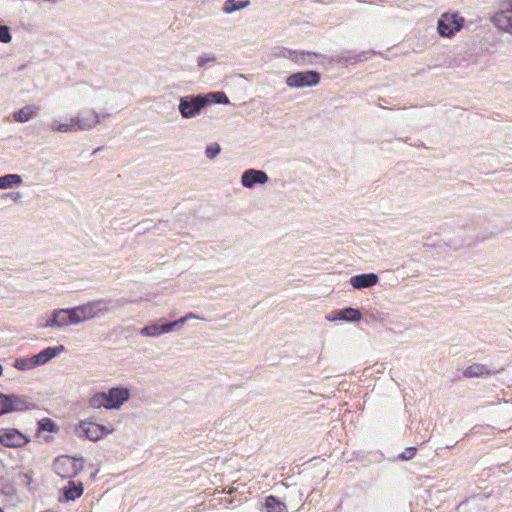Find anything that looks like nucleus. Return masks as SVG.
I'll use <instances>...</instances> for the list:
<instances>
[{
    "label": "nucleus",
    "instance_id": "26",
    "mask_svg": "<svg viewBox=\"0 0 512 512\" xmlns=\"http://www.w3.org/2000/svg\"><path fill=\"white\" fill-rule=\"evenodd\" d=\"M265 507L267 512H283L286 508L285 504L274 496L266 498Z\"/></svg>",
    "mask_w": 512,
    "mask_h": 512
},
{
    "label": "nucleus",
    "instance_id": "13",
    "mask_svg": "<svg viewBox=\"0 0 512 512\" xmlns=\"http://www.w3.org/2000/svg\"><path fill=\"white\" fill-rule=\"evenodd\" d=\"M268 180V175L262 170L248 169L241 175V184L247 189H252L255 185H264Z\"/></svg>",
    "mask_w": 512,
    "mask_h": 512
},
{
    "label": "nucleus",
    "instance_id": "1",
    "mask_svg": "<svg viewBox=\"0 0 512 512\" xmlns=\"http://www.w3.org/2000/svg\"><path fill=\"white\" fill-rule=\"evenodd\" d=\"M106 116V114L97 112L94 109H88L71 116L66 121H61L60 119L52 120L49 123V130L54 133L90 131L101 124Z\"/></svg>",
    "mask_w": 512,
    "mask_h": 512
},
{
    "label": "nucleus",
    "instance_id": "24",
    "mask_svg": "<svg viewBox=\"0 0 512 512\" xmlns=\"http://www.w3.org/2000/svg\"><path fill=\"white\" fill-rule=\"evenodd\" d=\"M12 365L20 371H27L36 368L33 356L16 358Z\"/></svg>",
    "mask_w": 512,
    "mask_h": 512
},
{
    "label": "nucleus",
    "instance_id": "10",
    "mask_svg": "<svg viewBox=\"0 0 512 512\" xmlns=\"http://www.w3.org/2000/svg\"><path fill=\"white\" fill-rule=\"evenodd\" d=\"M30 439L14 428L0 429V443L6 447L18 448L26 445Z\"/></svg>",
    "mask_w": 512,
    "mask_h": 512
},
{
    "label": "nucleus",
    "instance_id": "36",
    "mask_svg": "<svg viewBox=\"0 0 512 512\" xmlns=\"http://www.w3.org/2000/svg\"><path fill=\"white\" fill-rule=\"evenodd\" d=\"M8 196L14 201L19 202L22 199V194L20 192H12L8 194Z\"/></svg>",
    "mask_w": 512,
    "mask_h": 512
},
{
    "label": "nucleus",
    "instance_id": "5",
    "mask_svg": "<svg viewBox=\"0 0 512 512\" xmlns=\"http://www.w3.org/2000/svg\"><path fill=\"white\" fill-rule=\"evenodd\" d=\"M113 432L114 428L90 420L80 421L75 427V433L78 437H84L90 441H98Z\"/></svg>",
    "mask_w": 512,
    "mask_h": 512
},
{
    "label": "nucleus",
    "instance_id": "31",
    "mask_svg": "<svg viewBox=\"0 0 512 512\" xmlns=\"http://www.w3.org/2000/svg\"><path fill=\"white\" fill-rule=\"evenodd\" d=\"M12 40V36L10 34V29L8 26L1 25L0 26V42L9 43Z\"/></svg>",
    "mask_w": 512,
    "mask_h": 512
},
{
    "label": "nucleus",
    "instance_id": "21",
    "mask_svg": "<svg viewBox=\"0 0 512 512\" xmlns=\"http://www.w3.org/2000/svg\"><path fill=\"white\" fill-rule=\"evenodd\" d=\"M249 5H250L249 0H227L222 7V11L225 14H231L235 11L244 9V8L248 7Z\"/></svg>",
    "mask_w": 512,
    "mask_h": 512
},
{
    "label": "nucleus",
    "instance_id": "23",
    "mask_svg": "<svg viewBox=\"0 0 512 512\" xmlns=\"http://www.w3.org/2000/svg\"><path fill=\"white\" fill-rule=\"evenodd\" d=\"M463 374L465 377H483L489 375L490 371L485 365L475 363L468 366Z\"/></svg>",
    "mask_w": 512,
    "mask_h": 512
},
{
    "label": "nucleus",
    "instance_id": "3",
    "mask_svg": "<svg viewBox=\"0 0 512 512\" xmlns=\"http://www.w3.org/2000/svg\"><path fill=\"white\" fill-rule=\"evenodd\" d=\"M69 325H78L74 307L54 309L51 311L50 315L43 320L40 327L45 329H61Z\"/></svg>",
    "mask_w": 512,
    "mask_h": 512
},
{
    "label": "nucleus",
    "instance_id": "7",
    "mask_svg": "<svg viewBox=\"0 0 512 512\" xmlns=\"http://www.w3.org/2000/svg\"><path fill=\"white\" fill-rule=\"evenodd\" d=\"M464 19L458 13H443L437 22V31L441 37L450 38L461 30Z\"/></svg>",
    "mask_w": 512,
    "mask_h": 512
},
{
    "label": "nucleus",
    "instance_id": "18",
    "mask_svg": "<svg viewBox=\"0 0 512 512\" xmlns=\"http://www.w3.org/2000/svg\"><path fill=\"white\" fill-rule=\"evenodd\" d=\"M139 333L143 337L157 338L166 334L165 325H161L158 321H154L141 328Z\"/></svg>",
    "mask_w": 512,
    "mask_h": 512
},
{
    "label": "nucleus",
    "instance_id": "30",
    "mask_svg": "<svg viewBox=\"0 0 512 512\" xmlns=\"http://www.w3.org/2000/svg\"><path fill=\"white\" fill-rule=\"evenodd\" d=\"M220 151V146L217 143H213L206 147L205 154L207 158L213 159L220 153Z\"/></svg>",
    "mask_w": 512,
    "mask_h": 512
},
{
    "label": "nucleus",
    "instance_id": "4",
    "mask_svg": "<svg viewBox=\"0 0 512 512\" xmlns=\"http://www.w3.org/2000/svg\"><path fill=\"white\" fill-rule=\"evenodd\" d=\"M84 459L67 455L57 457L53 462V470L61 478H72L83 469Z\"/></svg>",
    "mask_w": 512,
    "mask_h": 512
},
{
    "label": "nucleus",
    "instance_id": "16",
    "mask_svg": "<svg viewBox=\"0 0 512 512\" xmlns=\"http://www.w3.org/2000/svg\"><path fill=\"white\" fill-rule=\"evenodd\" d=\"M65 352V347L63 345H58L55 347H47L40 351L38 354L33 356L34 363L36 367L45 365L55 357L59 356Z\"/></svg>",
    "mask_w": 512,
    "mask_h": 512
},
{
    "label": "nucleus",
    "instance_id": "25",
    "mask_svg": "<svg viewBox=\"0 0 512 512\" xmlns=\"http://www.w3.org/2000/svg\"><path fill=\"white\" fill-rule=\"evenodd\" d=\"M205 100H207V105L210 103H218V104H229V98L224 92H210L203 95Z\"/></svg>",
    "mask_w": 512,
    "mask_h": 512
},
{
    "label": "nucleus",
    "instance_id": "9",
    "mask_svg": "<svg viewBox=\"0 0 512 512\" xmlns=\"http://www.w3.org/2000/svg\"><path fill=\"white\" fill-rule=\"evenodd\" d=\"M32 403L25 396L5 395L0 393V415L13 411H22L32 408Z\"/></svg>",
    "mask_w": 512,
    "mask_h": 512
},
{
    "label": "nucleus",
    "instance_id": "29",
    "mask_svg": "<svg viewBox=\"0 0 512 512\" xmlns=\"http://www.w3.org/2000/svg\"><path fill=\"white\" fill-rule=\"evenodd\" d=\"M39 429L42 431L54 432L56 430V426L54 422L49 418H43L38 422Z\"/></svg>",
    "mask_w": 512,
    "mask_h": 512
},
{
    "label": "nucleus",
    "instance_id": "37",
    "mask_svg": "<svg viewBox=\"0 0 512 512\" xmlns=\"http://www.w3.org/2000/svg\"><path fill=\"white\" fill-rule=\"evenodd\" d=\"M2 373H3V367H2V365L0 364V376L2 375Z\"/></svg>",
    "mask_w": 512,
    "mask_h": 512
},
{
    "label": "nucleus",
    "instance_id": "2",
    "mask_svg": "<svg viewBox=\"0 0 512 512\" xmlns=\"http://www.w3.org/2000/svg\"><path fill=\"white\" fill-rule=\"evenodd\" d=\"M110 303V300L101 298L89 301L79 306H75L74 309L76 312L78 325L86 321L104 317L105 315L109 314L111 311Z\"/></svg>",
    "mask_w": 512,
    "mask_h": 512
},
{
    "label": "nucleus",
    "instance_id": "11",
    "mask_svg": "<svg viewBox=\"0 0 512 512\" xmlns=\"http://www.w3.org/2000/svg\"><path fill=\"white\" fill-rule=\"evenodd\" d=\"M107 396L109 402V410H118L126 402L129 401L131 393L127 387L117 386L110 388L107 391Z\"/></svg>",
    "mask_w": 512,
    "mask_h": 512
},
{
    "label": "nucleus",
    "instance_id": "6",
    "mask_svg": "<svg viewBox=\"0 0 512 512\" xmlns=\"http://www.w3.org/2000/svg\"><path fill=\"white\" fill-rule=\"evenodd\" d=\"M206 106L207 100L203 95H188L180 98L178 110L183 118L190 119L200 115Z\"/></svg>",
    "mask_w": 512,
    "mask_h": 512
},
{
    "label": "nucleus",
    "instance_id": "14",
    "mask_svg": "<svg viewBox=\"0 0 512 512\" xmlns=\"http://www.w3.org/2000/svg\"><path fill=\"white\" fill-rule=\"evenodd\" d=\"M379 282V277L375 273H365L354 275L350 278V285L356 290H362L374 287Z\"/></svg>",
    "mask_w": 512,
    "mask_h": 512
},
{
    "label": "nucleus",
    "instance_id": "38",
    "mask_svg": "<svg viewBox=\"0 0 512 512\" xmlns=\"http://www.w3.org/2000/svg\"><path fill=\"white\" fill-rule=\"evenodd\" d=\"M0 512H4V510L2 508H0Z\"/></svg>",
    "mask_w": 512,
    "mask_h": 512
},
{
    "label": "nucleus",
    "instance_id": "8",
    "mask_svg": "<svg viewBox=\"0 0 512 512\" xmlns=\"http://www.w3.org/2000/svg\"><path fill=\"white\" fill-rule=\"evenodd\" d=\"M285 83L291 89L315 87L320 83V74L317 71H302L290 74Z\"/></svg>",
    "mask_w": 512,
    "mask_h": 512
},
{
    "label": "nucleus",
    "instance_id": "34",
    "mask_svg": "<svg viewBox=\"0 0 512 512\" xmlns=\"http://www.w3.org/2000/svg\"><path fill=\"white\" fill-rule=\"evenodd\" d=\"M326 319L330 322H335V321H343V318H342V310L339 311L335 316H331V315H328L326 317Z\"/></svg>",
    "mask_w": 512,
    "mask_h": 512
},
{
    "label": "nucleus",
    "instance_id": "12",
    "mask_svg": "<svg viewBox=\"0 0 512 512\" xmlns=\"http://www.w3.org/2000/svg\"><path fill=\"white\" fill-rule=\"evenodd\" d=\"M491 21L499 30L512 35V3L496 12Z\"/></svg>",
    "mask_w": 512,
    "mask_h": 512
},
{
    "label": "nucleus",
    "instance_id": "20",
    "mask_svg": "<svg viewBox=\"0 0 512 512\" xmlns=\"http://www.w3.org/2000/svg\"><path fill=\"white\" fill-rule=\"evenodd\" d=\"M88 404L93 409L105 408L109 410V402L107 392H97L93 394L89 400Z\"/></svg>",
    "mask_w": 512,
    "mask_h": 512
},
{
    "label": "nucleus",
    "instance_id": "19",
    "mask_svg": "<svg viewBox=\"0 0 512 512\" xmlns=\"http://www.w3.org/2000/svg\"><path fill=\"white\" fill-rule=\"evenodd\" d=\"M318 55L306 51H289L287 57L298 64H311Z\"/></svg>",
    "mask_w": 512,
    "mask_h": 512
},
{
    "label": "nucleus",
    "instance_id": "15",
    "mask_svg": "<svg viewBox=\"0 0 512 512\" xmlns=\"http://www.w3.org/2000/svg\"><path fill=\"white\" fill-rule=\"evenodd\" d=\"M40 112V107L35 104H27L13 112V120L17 123H27L36 118Z\"/></svg>",
    "mask_w": 512,
    "mask_h": 512
},
{
    "label": "nucleus",
    "instance_id": "17",
    "mask_svg": "<svg viewBox=\"0 0 512 512\" xmlns=\"http://www.w3.org/2000/svg\"><path fill=\"white\" fill-rule=\"evenodd\" d=\"M83 494V485L81 482L69 481L63 487V495L67 501H74Z\"/></svg>",
    "mask_w": 512,
    "mask_h": 512
},
{
    "label": "nucleus",
    "instance_id": "22",
    "mask_svg": "<svg viewBox=\"0 0 512 512\" xmlns=\"http://www.w3.org/2000/svg\"><path fill=\"white\" fill-rule=\"evenodd\" d=\"M22 184V178L17 174H7L0 177V189H9Z\"/></svg>",
    "mask_w": 512,
    "mask_h": 512
},
{
    "label": "nucleus",
    "instance_id": "27",
    "mask_svg": "<svg viewBox=\"0 0 512 512\" xmlns=\"http://www.w3.org/2000/svg\"><path fill=\"white\" fill-rule=\"evenodd\" d=\"M362 313L354 308H346L342 310L343 321L359 322L362 319Z\"/></svg>",
    "mask_w": 512,
    "mask_h": 512
},
{
    "label": "nucleus",
    "instance_id": "28",
    "mask_svg": "<svg viewBox=\"0 0 512 512\" xmlns=\"http://www.w3.org/2000/svg\"><path fill=\"white\" fill-rule=\"evenodd\" d=\"M217 61V57L211 53H203L197 58L198 67L202 68L210 64H214Z\"/></svg>",
    "mask_w": 512,
    "mask_h": 512
},
{
    "label": "nucleus",
    "instance_id": "33",
    "mask_svg": "<svg viewBox=\"0 0 512 512\" xmlns=\"http://www.w3.org/2000/svg\"><path fill=\"white\" fill-rule=\"evenodd\" d=\"M415 454H416V448L408 447L402 454L399 455V458L402 460H410L415 456Z\"/></svg>",
    "mask_w": 512,
    "mask_h": 512
},
{
    "label": "nucleus",
    "instance_id": "32",
    "mask_svg": "<svg viewBox=\"0 0 512 512\" xmlns=\"http://www.w3.org/2000/svg\"><path fill=\"white\" fill-rule=\"evenodd\" d=\"M164 325H165L166 333H170L173 330L182 327L184 325V320L182 318H179V319H177V320H175L173 322L166 323Z\"/></svg>",
    "mask_w": 512,
    "mask_h": 512
},
{
    "label": "nucleus",
    "instance_id": "35",
    "mask_svg": "<svg viewBox=\"0 0 512 512\" xmlns=\"http://www.w3.org/2000/svg\"><path fill=\"white\" fill-rule=\"evenodd\" d=\"M184 320V324L192 319H202L200 316L194 314V313H188L185 316L181 317Z\"/></svg>",
    "mask_w": 512,
    "mask_h": 512
}]
</instances>
